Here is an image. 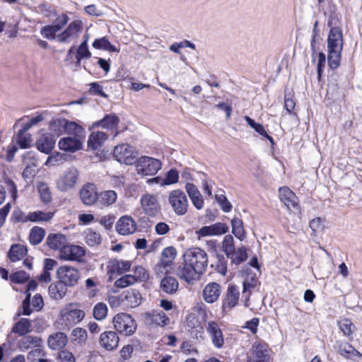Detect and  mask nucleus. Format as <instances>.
I'll list each match as a JSON object with an SVG mask.
<instances>
[{
    "label": "nucleus",
    "instance_id": "36",
    "mask_svg": "<svg viewBox=\"0 0 362 362\" xmlns=\"http://www.w3.org/2000/svg\"><path fill=\"white\" fill-rule=\"evenodd\" d=\"M70 337L72 343L79 346H83L88 341V332L82 327H75L72 329Z\"/></svg>",
    "mask_w": 362,
    "mask_h": 362
},
{
    "label": "nucleus",
    "instance_id": "10",
    "mask_svg": "<svg viewBox=\"0 0 362 362\" xmlns=\"http://www.w3.org/2000/svg\"><path fill=\"white\" fill-rule=\"evenodd\" d=\"M83 30V21L79 18L72 21L67 28L57 35V40L60 42L70 43L76 41Z\"/></svg>",
    "mask_w": 362,
    "mask_h": 362
},
{
    "label": "nucleus",
    "instance_id": "51",
    "mask_svg": "<svg viewBox=\"0 0 362 362\" xmlns=\"http://www.w3.org/2000/svg\"><path fill=\"white\" fill-rule=\"evenodd\" d=\"M107 307L104 303H98L93 308V316L97 320L105 319L107 315Z\"/></svg>",
    "mask_w": 362,
    "mask_h": 362
},
{
    "label": "nucleus",
    "instance_id": "31",
    "mask_svg": "<svg viewBox=\"0 0 362 362\" xmlns=\"http://www.w3.org/2000/svg\"><path fill=\"white\" fill-rule=\"evenodd\" d=\"M185 190L194 207L198 210L202 209L204 207V200L197 187L192 183L187 182Z\"/></svg>",
    "mask_w": 362,
    "mask_h": 362
},
{
    "label": "nucleus",
    "instance_id": "29",
    "mask_svg": "<svg viewBox=\"0 0 362 362\" xmlns=\"http://www.w3.org/2000/svg\"><path fill=\"white\" fill-rule=\"evenodd\" d=\"M177 255V250L175 247L170 246L165 247L161 253L160 259V267L165 272H168L170 267Z\"/></svg>",
    "mask_w": 362,
    "mask_h": 362
},
{
    "label": "nucleus",
    "instance_id": "18",
    "mask_svg": "<svg viewBox=\"0 0 362 362\" xmlns=\"http://www.w3.org/2000/svg\"><path fill=\"white\" fill-rule=\"evenodd\" d=\"M206 329L211 339L213 345L217 349L223 348L225 339L218 323L215 321H209L206 323Z\"/></svg>",
    "mask_w": 362,
    "mask_h": 362
},
{
    "label": "nucleus",
    "instance_id": "32",
    "mask_svg": "<svg viewBox=\"0 0 362 362\" xmlns=\"http://www.w3.org/2000/svg\"><path fill=\"white\" fill-rule=\"evenodd\" d=\"M47 246L54 250H59L60 252L67 243L66 236L62 233H49L47 238Z\"/></svg>",
    "mask_w": 362,
    "mask_h": 362
},
{
    "label": "nucleus",
    "instance_id": "59",
    "mask_svg": "<svg viewBox=\"0 0 362 362\" xmlns=\"http://www.w3.org/2000/svg\"><path fill=\"white\" fill-rule=\"evenodd\" d=\"M135 278V282L146 281L148 279V273L146 269L143 267L138 266L134 268V274H132Z\"/></svg>",
    "mask_w": 362,
    "mask_h": 362
},
{
    "label": "nucleus",
    "instance_id": "22",
    "mask_svg": "<svg viewBox=\"0 0 362 362\" xmlns=\"http://www.w3.org/2000/svg\"><path fill=\"white\" fill-rule=\"evenodd\" d=\"M221 292L220 284L216 282H210L203 288L202 298L206 303H214L219 299Z\"/></svg>",
    "mask_w": 362,
    "mask_h": 362
},
{
    "label": "nucleus",
    "instance_id": "61",
    "mask_svg": "<svg viewBox=\"0 0 362 362\" xmlns=\"http://www.w3.org/2000/svg\"><path fill=\"white\" fill-rule=\"evenodd\" d=\"M28 278L29 275L23 271L15 272L10 276V280L16 284H23L26 281Z\"/></svg>",
    "mask_w": 362,
    "mask_h": 362
},
{
    "label": "nucleus",
    "instance_id": "23",
    "mask_svg": "<svg viewBox=\"0 0 362 362\" xmlns=\"http://www.w3.org/2000/svg\"><path fill=\"white\" fill-rule=\"evenodd\" d=\"M119 341V337L114 331H105L100 335V345L107 351H112L117 349Z\"/></svg>",
    "mask_w": 362,
    "mask_h": 362
},
{
    "label": "nucleus",
    "instance_id": "43",
    "mask_svg": "<svg viewBox=\"0 0 362 362\" xmlns=\"http://www.w3.org/2000/svg\"><path fill=\"white\" fill-rule=\"evenodd\" d=\"M50 297L54 300L62 299L66 293L65 286L62 284H51L48 288Z\"/></svg>",
    "mask_w": 362,
    "mask_h": 362
},
{
    "label": "nucleus",
    "instance_id": "7",
    "mask_svg": "<svg viewBox=\"0 0 362 362\" xmlns=\"http://www.w3.org/2000/svg\"><path fill=\"white\" fill-rule=\"evenodd\" d=\"M136 173L142 177L153 175L162 168L160 160L149 156H141L135 163Z\"/></svg>",
    "mask_w": 362,
    "mask_h": 362
},
{
    "label": "nucleus",
    "instance_id": "52",
    "mask_svg": "<svg viewBox=\"0 0 362 362\" xmlns=\"http://www.w3.org/2000/svg\"><path fill=\"white\" fill-rule=\"evenodd\" d=\"M135 283V278L132 274H125L117 279L114 283V286L118 288H124Z\"/></svg>",
    "mask_w": 362,
    "mask_h": 362
},
{
    "label": "nucleus",
    "instance_id": "14",
    "mask_svg": "<svg viewBox=\"0 0 362 362\" xmlns=\"http://www.w3.org/2000/svg\"><path fill=\"white\" fill-rule=\"evenodd\" d=\"M85 253L86 250L81 246L66 244L60 252V257L65 261L81 262Z\"/></svg>",
    "mask_w": 362,
    "mask_h": 362
},
{
    "label": "nucleus",
    "instance_id": "64",
    "mask_svg": "<svg viewBox=\"0 0 362 362\" xmlns=\"http://www.w3.org/2000/svg\"><path fill=\"white\" fill-rule=\"evenodd\" d=\"M59 362H75L76 358L74 354L68 351H62L58 355Z\"/></svg>",
    "mask_w": 362,
    "mask_h": 362
},
{
    "label": "nucleus",
    "instance_id": "45",
    "mask_svg": "<svg viewBox=\"0 0 362 362\" xmlns=\"http://www.w3.org/2000/svg\"><path fill=\"white\" fill-rule=\"evenodd\" d=\"M162 290L169 294L174 293L178 288V282L174 277L168 276L160 282Z\"/></svg>",
    "mask_w": 362,
    "mask_h": 362
},
{
    "label": "nucleus",
    "instance_id": "5",
    "mask_svg": "<svg viewBox=\"0 0 362 362\" xmlns=\"http://www.w3.org/2000/svg\"><path fill=\"white\" fill-rule=\"evenodd\" d=\"M79 177V170L74 166H70L56 180V187L62 192H69L76 187L78 182Z\"/></svg>",
    "mask_w": 362,
    "mask_h": 362
},
{
    "label": "nucleus",
    "instance_id": "3",
    "mask_svg": "<svg viewBox=\"0 0 362 362\" xmlns=\"http://www.w3.org/2000/svg\"><path fill=\"white\" fill-rule=\"evenodd\" d=\"M86 313L76 303L66 304L59 311L58 322L62 329H70L85 318Z\"/></svg>",
    "mask_w": 362,
    "mask_h": 362
},
{
    "label": "nucleus",
    "instance_id": "19",
    "mask_svg": "<svg viewBox=\"0 0 362 362\" xmlns=\"http://www.w3.org/2000/svg\"><path fill=\"white\" fill-rule=\"evenodd\" d=\"M74 55L76 59V66H80L82 60H86L91 57L92 54L88 49V45L81 43L75 49L72 46L67 52L66 60L71 59Z\"/></svg>",
    "mask_w": 362,
    "mask_h": 362
},
{
    "label": "nucleus",
    "instance_id": "56",
    "mask_svg": "<svg viewBox=\"0 0 362 362\" xmlns=\"http://www.w3.org/2000/svg\"><path fill=\"white\" fill-rule=\"evenodd\" d=\"M65 126L66 128L64 129V132L74 134L76 137L79 136L83 132V128L76 122H68L66 120V124Z\"/></svg>",
    "mask_w": 362,
    "mask_h": 362
},
{
    "label": "nucleus",
    "instance_id": "28",
    "mask_svg": "<svg viewBox=\"0 0 362 362\" xmlns=\"http://www.w3.org/2000/svg\"><path fill=\"white\" fill-rule=\"evenodd\" d=\"M55 144L54 136L49 133L42 134L36 141L37 148L45 153H49Z\"/></svg>",
    "mask_w": 362,
    "mask_h": 362
},
{
    "label": "nucleus",
    "instance_id": "37",
    "mask_svg": "<svg viewBox=\"0 0 362 362\" xmlns=\"http://www.w3.org/2000/svg\"><path fill=\"white\" fill-rule=\"evenodd\" d=\"M11 332L19 336H25L32 332V325L27 318L20 319L12 327Z\"/></svg>",
    "mask_w": 362,
    "mask_h": 362
},
{
    "label": "nucleus",
    "instance_id": "49",
    "mask_svg": "<svg viewBox=\"0 0 362 362\" xmlns=\"http://www.w3.org/2000/svg\"><path fill=\"white\" fill-rule=\"evenodd\" d=\"M102 237L99 233L95 232L91 229H88L86 232L85 242L88 245L94 247L100 245Z\"/></svg>",
    "mask_w": 362,
    "mask_h": 362
},
{
    "label": "nucleus",
    "instance_id": "55",
    "mask_svg": "<svg viewBox=\"0 0 362 362\" xmlns=\"http://www.w3.org/2000/svg\"><path fill=\"white\" fill-rule=\"evenodd\" d=\"M32 349H33L30 352H28L27 356L29 361H38V358H42V357L45 356L46 354L45 351L42 347V344L41 345V346H34Z\"/></svg>",
    "mask_w": 362,
    "mask_h": 362
},
{
    "label": "nucleus",
    "instance_id": "6",
    "mask_svg": "<svg viewBox=\"0 0 362 362\" xmlns=\"http://www.w3.org/2000/svg\"><path fill=\"white\" fill-rule=\"evenodd\" d=\"M115 329L125 336L132 335L136 330L137 325L134 319L129 314H117L112 320Z\"/></svg>",
    "mask_w": 362,
    "mask_h": 362
},
{
    "label": "nucleus",
    "instance_id": "27",
    "mask_svg": "<svg viewBox=\"0 0 362 362\" xmlns=\"http://www.w3.org/2000/svg\"><path fill=\"white\" fill-rule=\"evenodd\" d=\"M67 336L62 332H57L49 336L47 345L52 350H60L67 344Z\"/></svg>",
    "mask_w": 362,
    "mask_h": 362
},
{
    "label": "nucleus",
    "instance_id": "17",
    "mask_svg": "<svg viewBox=\"0 0 362 362\" xmlns=\"http://www.w3.org/2000/svg\"><path fill=\"white\" fill-rule=\"evenodd\" d=\"M228 231V227L223 223H216L211 226H203L196 231L199 240L207 236L221 235Z\"/></svg>",
    "mask_w": 362,
    "mask_h": 362
},
{
    "label": "nucleus",
    "instance_id": "15",
    "mask_svg": "<svg viewBox=\"0 0 362 362\" xmlns=\"http://www.w3.org/2000/svg\"><path fill=\"white\" fill-rule=\"evenodd\" d=\"M132 262L129 260L113 259H111L107 266L109 280H112L114 274H122L129 272L132 267Z\"/></svg>",
    "mask_w": 362,
    "mask_h": 362
},
{
    "label": "nucleus",
    "instance_id": "50",
    "mask_svg": "<svg viewBox=\"0 0 362 362\" xmlns=\"http://www.w3.org/2000/svg\"><path fill=\"white\" fill-rule=\"evenodd\" d=\"M66 120L64 119H58L53 120L49 124L50 131L56 136H60L64 132Z\"/></svg>",
    "mask_w": 362,
    "mask_h": 362
},
{
    "label": "nucleus",
    "instance_id": "26",
    "mask_svg": "<svg viewBox=\"0 0 362 362\" xmlns=\"http://www.w3.org/2000/svg\"><path fill=\"white\" fill-rule=\"evenodd\" d=\"M58 146L62 151L75 152L82 148V141L76 136L64 137L59 140Z\"/></svg>",
    "mask_w": 362,
    "mask_h": 362
},
{
    "label": "nucleus",
    "instance_id": "11",
    "mask_svg": "<svg viewBox=\"0 0 362 362\" xmlns=\"http://www.w3.org/2000/svg\"><path fill=\"white\" fill-rule=\"evenodd\" d=\"M136 156L135 148L127 144H119L114 148V156L121 163L132 165L135 163Z\"/></svg>",
    "mask_w": 362,
    "mask_h": 362
},
{
    "label": "nucleus",
    "instance_id": "25",
    "mask_svg": "<svg viewBox=\"0 0 362 362\" xmlns=\"http://www.w3.org/2000/svg\"><path fill=\"white\" fill-rule=\"evenodd\" d=\"M240 292L238 286L235 285H229L226 297L223 299L222 308L223 310L234 308L239 301Z\"/></svg>",
    "mask_w": 362,
    "mask_h": 362
},
{
    "label": "nucleus",
    "instance_id": "4",
    "mask_svg": "<svg viewBox=\"0 0 362 362\" xmlns=\"http://www.w3.org/2000/svg\"><path fill=\"white\" fill-rule=\"evenodd\" d=\"M221 248L226 257L230 260V263L239 265L247 259V249L244 246L235 247L233 237L226 235L222 243Z\"/></svg>",
    "mask_w": 362,
    "mask_h": 362
},
{
    "label": "nucleus",
    "instance_id": "54",
    "mask_svg": "<svg viewBox=\"0 0 362 362\" xmlns=\"http://www.w3.org/2000/svg\"><path fill=\"white\" fill-rule=\"evenodd\" d=\"M179 180V173L175 169L172 168L167 172L165 177H163V184L165 186L176 184Z\"/></svg>",
    "mask_w": 362,
    "mask_h": 362
},
{
    "label": "nucleus",
    "instance_id": "63",
    "mask_svg": "<svg viewBox=\"0 0 362 362\" xmlns=\"http://www.w3.org/2000/svg\"><path fill=\"white\" fill-rule=\"evenodd\" d=\"M309 226L314 233L322 230L324 228L322 220L317 217L310 221Z\"/></svg>",
    "mask_w": 362,
    "mask_h": 362
},
{
    "label": "nucleus",
    "instance_id": "62",
    "mask_svg": "<svg viewBox=\"0 0 362 362\" xmlns=\"http://www.w3.org/2000/svg\"><path fill=\"white\" fill-rule=\"evenodd\" d=\"M115 220L114 215L108 214L100 218L99 223L107 230L112 228Z\"/></svg>",
    "mask_w": 362,
    "mask_h": 362
},
{
    "label": "nucleus",
    "instance_id": "13",
    "mask_svg": "<svg viewBox=\"0 0 362 362\" xmlns=\"http://www.w3.org/2000/svg\"><path fill=\"white\" fill-rule=\"evenodd\" d=\"M140 204L144 212L149 216H155L160 210L157 195L146 193L141 197Z\"/></svg>",
    "mask_w": 362,
    "mask_h": 362
},
{
    "label": "nucleus",
    "instance_id": "1",
    "mask_svg": "<svg viewBox=\"0 0 362 362\" xmlns=\"http://www.w3.org/2000/svg\"><path fill=\"white\" fill-rule=\"evenodd\" d=\"M176 270L177 276L188 284L197 281L205 272L208 266V255L199 247L189 248L185 252Z\"/></svg>",
    "mask_w": 362,
    "mask_h": 362
},
{
    "label": "nucleus",
    "instance_id": "41",
    "mask_svg": "<svg viewBox=\"0 0 362 362\" xmlns=\"http://www.w3.org/2000/svg\"><path fill=\"white\" fill-rule=\"evenodd\" d=\"M54 213L51 211H35L28 214L26 220L30 222H47L52 219Z\"/></svg>",
    "mask_w": 362,
    "mask_h": 362
},
{
    "label": "nucleus",
    "instance_id": "39",
    "mask_svg": "<svg viewBox=\"0 0 362 362\" xmlns=\"http://www.w3.org/2000/svg\"><path fill=\"white\" fill-rule=\"evenodd\" d=\"M28 253L27 247L21 244L13 245L8 252V257L11 262L23 259Z\"/></svg>",
    "mask_w": 362,
    "mask_h": 362
},
{
    "label": "nucleus",
    "instance_id": "44",
    "mask_svg": "<svg viewBox=\"0 0 362 362\" xmlns=\"http://www.w3.org/2000/svg\"><path fill=\"white\" fill-rule=\"evenodd\" d=\"M92 47L96 49H104L108 52H119V50L112 45L105 37L95 39L92 44Z\"/></svg>",
    "mask_w": 362,
    "mask_h": 362
},
{
    "label": "nucleus",
    "instance_id": "57",
    "mask_svg": "<svg viewBox=\"0 0 362 362\" xmlns=\"http://www.w3.org/2000/svg\"><path fill=\"white\" fill-rule=\"evenodd\" d=\"M340 330L344 335L350 337L353 332L354 325L349 319H343L338 322Z\"/></svg>",
    "mask_w": 362,
    "mask_h": 362
},
{
    "label": "nucleus",
    "instance_id": "48",
    "mask_svg": "<svg viewBox=\"0 0 362 362\" xmlns=\"http://www.w3.org/2000/svg\"><path fill=\"white\" fill-rule=\"evenodd\" d=\"M37 187L41 201L45 203L50 202L52 196L48 185L45 182H40L37 184Z\"/></svg>",
    "mask_w": 362,
    "mask_h": 362
},
{
    "label": "nucleus",
    "instance_id": "60",
    "mask_svg": "<svg viewBox=\"0 0 362 362\" xmlns=\"http://www.w3.org/2000/svg\"><path fill=\"white\" fill-rule=\"evenodd\" d=\"M258 280L255 277L247 278L243 282V295H245L257 287Z\"/></svg>",
    "mask_w": 362,
    "mask_h": 362
},
{
    "label": "nucleus",
    "instance_id": "35",
    "mask_svg": "<svg viewBox=\"0 0 362 362\" xmlns=\"http://www.w3.org/2000/svg\"><path fill=\"white\" fill-rule=\"evenodd\" d=\"M117 200V194L114 190H105L98 194V203L103 207H110Z\"/></svg>",
    "mask_w": 362,
    "mask_h": 362
},
{
    "label": "nucleus",
    "instance_id": "21",
    "mask_svg": "<svg viewBox=\"0 0 362 362\" xmlns=\"http://www.w3.org/2000/svg\"><path fill=\"white\" fill-rule=\"evenodd\" d=\"M334 349L339 354L346 359L354 361L356 358H362V354L348 342L338 341L334 345Z\"/></svg>",
    "mask_w": 362,
    "mask_h": 362
},
{
    "label": "nucleus",
    "instance_id": "34",
    "mask_svg": "<svg viewBox=\"0 0 362 362\" xmlns=\"http://www.w3.org/2000/svg\"><path fill=\"white\" fill-rule=\"evenodd\" d=\"M107 139V135L105 132L101 131H93L88 140V147L96 150L100 148Z\"/></svg>",
    "mask_w": 362,
    "mask_h": 362
},
{
    "label": "nucleus",
    "instance_id": "24",
    "mask_svg": "<svg viewBox=\"0 0 362 362\" xmlns=\"http://www.w3.org/2000/svg\"><path fill=\"white\" fill-rule=\"evenodd\" d=\"M80 197L86 205L93 204L98 199L96 187L90 183L85 185L80 191Z\"/></svg>",
    "mask_w": 362,
    "mask_h": 362
},
{
    "label": "nucleus",
    "instance_id": "30",
    "mask_svg": "<svg viewBox=\"0 0 362 362\" xmlns=\"http://www.w3.org/2000/svg\"><path fill=\"white\" fill-rule=\"evenodd\" d=\"M42 344V339L33 335L23 336V337L17 341V346L22 351L32 349L34 346H41Z\"/></svg>",
    "mask_w": 362,
    "mask_h": 362
},
{
    "label": "nucleus",
    "instance_id": "38",
    "mask_svg": "<svg viewBox=\"0 0 362 362\" xmlns=\"http://www.w3.org/2000/svg\"><path fill=\"white\" fill-rule=\"evenodd\" d=\"M57 265V262L53 259L47 258L44 260L43 272L39 276L42 282L49 283L51 281V271Z\"/></svg>",
    "mask_w": 362,
    "mask_h": 362
},
{
    "label": "nucleus",
    "instance_id": "33",
    "mask_svg": "<svg viewBox=\"0 0 362 362\" xmlns=\"http://www.w3.org/2000/svg\"><path fill=\"white\" fill-rule=\"evenodd\" d=\"M119 123V117L115 114H110L106 115L102 119L93 123L90 129H93L101 126L106 129H115L117 127Z\"/></svg>",
    "mask_w": 362,
    "mask_h": 362
},
{
    "label": "nucleus",
    "instance_id": "2",
    "mask_svg": "<svg viewBox=\"0 0 362 362\" xmlns=\"http://www.w3.org/2000/svg\"><path fill=\"white\" fill-rule=\"evenodd\" d=\"M344 47L342 30L339 27L330 28L327 40L328 66L332 69H337L341 62Z\"/></svg>",
    "mask_w": 362,
    "mask_h": 362
},
{
    "label": "nucleus",
    "instance_id": "53",
    "mask_svg": "<svg viewBox=\"0 0 362 362\" xmlns=\"http://www.w3.org/2000/svg\"><path fill=\"white\" fill-rule=\"evenodd\" d=\"M16 142L22 148H29L32 143L31 135L19 131L16 137Z\"/></svg>",
    "mask_w": 362,
    "mask_h": 362
},
{
    "label": "nucleus",
    "instance_id": "46",
    "mask_svg": "<svg viewBox=\"0 0 362 362\" xmlns=\"http://www.w3.org/2000/svg\"><path fill=\"white\" fill-rule=\"evenodd\" d=\"M45 236V230L41 227L34 226L29 235V241L32 245L40 244Z\"/></svg>",
    "mask_w": 362,
    "mask_h": 362
},
{
    "label": "nucleus",
    "instance_id": "42",
    "mask_svg": "<svg viewBox=\"0 0 362 362\" xmlns=\"http://www.w3.org/2000/svg\"><path fill=\"white\" fill-rule=\"evenodd\" d=\"M147 316L151 323L160 327H164L169 323V318L162 310H153Z\"/></svg>",
    "mask_w": 362,
    "mask_h": 362
},
{
    "label": "nucleus",
    "instance_id": "20",
    "mask_svg": "<svg viewBox=\"0 0 362 362\" xmlns=\"http://www.w3.org/2000/svg\"><path fill=\"white\" fill-rule=\"evenodd\" d=\"M253 362H269L270 350L264 342H255L252 346V356L250 358Z\"/></svg>",
    "mask_w": 362,
    "mask_h": 362
},
{
    "label": "nucleus",
    "instance_id": "8",
    "mask_svg": "<svg viewBox=\"0 0 362 362\" xmlns=\"http://www.w3.org/2000/svg\"><path fill=\"white\" fill-rule=\"evenodd\" d=\"M56 276L59 282L67 287L75 286L81 278L79 270L69 265L59 267L57 269Z\"/></svg>",
    "mask_w": 362,
    "mask_h": 362
},
{
    "label": "nucleus",
    "instance_id": "47",
    "mask_svg": "<svg viewBox=\"0 0 362 362\" xmlns=\"http://www.w3.org/2000/svg\"><path fill=\"white\" fill-rule=\"evenodd\" d=\"M232 233L240 240H243L245 238V232L243 228V223L241 219L235 218L231 221Z\"/></svg>",
    "mask_w": 362,
    "mask_h": 362
},
{
    "label": "nucleus",
    "instance_id": "12",
    "mask_svg": "<svg viewBox=\"0 0 362 362\" xmlns=\"http://www.w3.org/2000/svg\"><path fill=\"white\" fill-rule=\"evenodd\" d=\"M279 196L281 202L293 214H300L298 199L296 195L287 187H280Z\"/></svg>",
    "mask_w": 362,
    "mask_h": 362
},
{
    "label": "nucleus",
    "instance_id": "9",
    "mask_svg": "<svg viewBox=\"0 0 362 362\" xmlns=\"http://www.w3.org/2000/svg\"><path fill=\"white\" fill-rule=\"evenodd\" d=\"M168 202L176 215L183 216L187 212L189 204L183 191L180 189L171 191L168 196Z\"/></svg>",
    "mask_w": 362,
    "mask_h": 362
},
{
    "label": "nucleus",
    "instance_id": "16",
    "mask_svg": "<svg viewBox=\"0 0 362 362\" xmlns=\"http://www.w3.org/2000/svg\"><path fill=\"white\" fill-rule=\"evenodd\" d=\"M116 231L122 235L133 234L137 229L134 219L128 215L121 216L116 223Z\"/></svg>",
    "mask_w": 362,
    "mask_h": 362
},
{
    "label": "nucleus",
    "instance_id": "40",
    "mask_svg": "<svg viewBox=\"0 0 362 362\" xmlns=\"http://www.w3.org/2000/svg\"><path fill=\"white\" fill-rule=\"evenodd\" d=\"M124 299L127 305L135 308L142 302V297L140 292L136 289H129L124 292Z\"/></svg>",
    "mask_w": 362,
    "mask_h": 362
},
{
    "label": "nucleus",
    "instance_id": "58",
    "mask_svg": "<svg viewBox=\"0 0 362 362\" xmlns=\"http://www.w3.org/2000/svg\"><path fill=\"white\" fill-rule=\"evenodd\" d=\"M60 25H47L42 28L41 34L47 39L54 38L57 33L60 30Z\"/></svg>",
    "mask_w": 362,
    "mask_h": 362
}]
</instances>
